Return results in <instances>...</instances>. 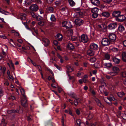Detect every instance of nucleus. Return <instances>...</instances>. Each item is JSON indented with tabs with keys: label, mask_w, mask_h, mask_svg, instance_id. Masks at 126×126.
<instances>
[{
	"label": "nucleus",
	"mask_w": 126,
	"mask_h": 126,
	"mask_svg": "<svg viewBox=\"0 0 126 126\" xmlns=\"http://www.w3.org/2000/svg\"><path fill=\"white\" fill-rule=\"evenodd\" d=\"M76 13L74 14L73 16L75 18H77L78 17H82L84 15V12L82 10H80L79 8H77L75 10Z\"/></svg>",
	"instance_id": "nucleus-1"
},
{
	"label": "nucleus",
	"mask_w": 126,
	"mask_h": 126,
	"mask_svg": "<svg viewBox=\"0 0 126 126\" xmlns=\"http://www.w3.org/2000/svg\"><path fill=\"white\" fill-rule=\"evenodd\" d=\"M119 71V68L116 66L113 67L111 71L108 72V74L114 76L116 75Z\"/></svg>",
	"instance_id": "nucleus-2"
},
{
	"label": "nucleus",
	"mask_w": 126,
	"mask_h": 126,
	"mask_svg": "<svg viewBox=\"0 0 126 126\" xmlns=\"http://www.w3.org/2000/svg\"><path fill=\"white\" fill-rule=\"evenodd\" d=\"M62 25L63 27L66 28V29L70 28L72 27V25L70 22L69 21H64L63 22Z\"/></svg>",
	"instance_id": "nucleus-3"
},
{
	"label": "nucleus",
	"mask_w": 126,
	"mask_h": 126,
	"mask_svg": "<svg viewBox=\"0 0 126 126\" xmlns=\"http://www.w3.org/2000/svg\"><path fill=\"white\" fill-rule=\"evenodd\" d=\"M89 39L87 35L83 34L81 36V40L84 43H86L88 41Z\"/></svg>",
	"instance_id": "nucleus-4"
},
{
	"label": "nucleus",
	"mask_w": 126,
	"mask_h": 126,
	"mask_svg": "<svg viewBox=\"0 0 126 126\" xmlns=\"http://www.w3.org/2000/svg\"><path fill=\"white\" fill-rule=\"evenodd\" d=\"M109 38L111 41H114L116 39V36L115 34L113 33H109Z\"/></svg>",
	"instance_id": "nucleus-5"
},
{
	"label": "nucleus",
	"mask_w": 126,
	"mask_h": 126,
	"mask_svg": "<svg viewBox=\"0 0 126 126\" xmlns=\"http://www.w3.org/2000/svg\"><path fill=\"white\" fill-rule=\"evenodd\" d=\"M90 48L91 49L96 51L98 49L99 47L97 44L93 43L90 44Z\"/></svg>",
	"instance_id": "nucleus-6"
},
{
	"label": "nucleus",
	"mask_w": 126,
	"mask_h": 126,
	"mask_svg": "<svg viewBox=\"0 0 126 126\" xmlns=\"http://www.w3.org/2000/svg\"><path fill=\"white\" fill-rule=\"evenodd\" d=\"M101 42L103 45L105 46L109 45L110 44V41L108 38H104L102 39Z\"/></svg>",
	"instance_id": "nucleus-7"
},
{
	"label": "nucleus",
	"mask_w": 126,
	"mask_h": 126,
	"mask_svg": "<svg viewBox=\"0 0 126 126\" xmlns=\"http://www.w3.org/2000/svg\"><path fill=\"white\" fill-rule=\"evenodd\" d=\"M84 21L79 18H77L75 20V24L77 25L80 26L82 25Z\"/></svg>",
	"instance_id": "nucleus-8"
},
{
	"label": "nucleus",
	"mask_w": 126,
	"mask_h": 126,
	"mask_svg": "<svg viewBox=\"0 0 126 126\" xmlns=\"http://www.w3.org/2000/svg\"><path fill=\"white\" fill-rule=\"evenodd\" d=\"M20 15V19L22 21V22L26 28L27 27L26 23L25 22H23V20H25L26 19L25 16H26V15L25 14H21Z\"/></svg>",
	"instance_id": "nucleus-9"
},
{
	"label": "nucleus",
	"mask_w": 126,
	"mask_h": 126,
	"mask_svg": "<svg viewBox=\"0 0 126 126\" xmlns=\"http://www.w3.org/2000/svg\"><path fill=\"white\" fill-rule=\"evenodd\" d=\"M42 41L43 44L45 46H48L49 44V41L48 39L45 37H43L42 39Z\"/></svg>",
	"instance_id": "nucleus-10"
},
{
	"label": "nucleus",
	"mask_w": 126,
	"mask_h": 126,
	"mask_svg": "<svg viewBox=\"0 0 126 126\" xmlns=\"http://www.w3.org/2000/svg\"><path fill=\"white\" fill-rule=\"evenodd\" d=\"M117 27V24L116 23H112L110 24L108 26V28L110 29H114Z\"/></svg>",
	"instance_id": "nucleus-11"
},
{
	"label": "nucleus",
	"mask_w": 126,
	"mask_h": 126,
	"mask_svg": "<svg viewBox=\"0 0 126 126\" xmlns=\"http://www.w3.org/2000/svg\"><path fill=\"white\" fill-rule=\"evenodd\" d=\"M30 9L32 11H36L38 10V7L36 4H33L30 6Z\"/></svg>",
	"instance_id": "nucleus-12"
},
{
	"label": "nucleus",
	"mask_w": 126,
	"mask_h": 126,
	"mask_svg": "<svg viewBox=\"0 0 126 126\" xmlns=\"http://www.w3.org/2000/svg\"><path fill=\"white\" fill-rule=\"evenodd\" d=\"M120 13L121 12L119 11H116L114 12L112 14L113 16L116 17V18H118L120 15Z\"/></svg>",
	"instance_id": "nucleus-13"
},
{
	"label": "nucleus",
	"mask_w": 126,
	"mask_h": 126,
	"mask_svg": "<svg viewBox=\"0 0 126 126\" xmlns=\"http://www.w3.org/2000/svg\"><path fill=\"white\" fill-rule=\"evenodd\" d=\"M126 19V17L124 15H120L118 18H116V20L120 21L122 22L124 20Z\"/></svg>",
	"instance_id": "nucleus-14"
},
{
	"label": "nucleus",
	"mask_w": 126,
	"mask_h": 126,
	"mask_svg": "<svg viewBox=\"0 0 126 126\" xmlns=\"http://www.w3.org/2000/svg\"><path fill=\"white\" fill-rule=\"evenodd\" d=\"M91 2L93 4L97 6L99 4L100 1L99 0H91Z\"/></svg>",
	"instance_id": "nucleus-15"
},
{
	"label": "nucleus",
	"mask_w": 126,
	"mask_h": 126,
	"mask_svg": "<svg viewBox=\"0 0 126 126\" xmlns=\"http://www.w3.org/2000/svg\"><path fill=\"white\" fill-rule=\"evenodd\" d=\"M103 65L105 67L107 68H110L112 66V64L111 62L105 63Z\"/></svg>",
	"instance_id": "nucleus-16"
},
{
	"label": "nucleus",
	"mask_w": 126,
	"mask_h": 126,
	"mask_svg": "<svg viewBox=\"0 0 126 126\" xmlns=\"http://www.w3.org/2000/svg\"><path fill=\"white\" fill-rule=\"evenodd\" d=\"M21 103L22 106L25 107H27V100L25 98L22 99L21 100Z\"/></svg>",
	"instance_id": "nucleus-17"
},
{
	"label": "nucleus",
	"mask_w": 126,
	"mask_h": 126,
	"mask_svg": "<svg viewBox=\"0 0 126 126\" xmlns=\"http://www.w3.org/2000/svg\"><path fill=\"white\" fill-rule=\"evenodd\" d=\"M77 124L79 126H85V124L82 122H81L80 120L77 119L76 121Z\"/></svg>",
	"instance_id": "nucleus-18"
},
{
	"label": "nucleus",
	"mask_w": 126,
	"mask_h": 126,
	"mask_svg": "<svg viewBox=\"0 0 126 126\" xmlns=\"http://www.w3.org/2000/svg\"><path fill=\"white\" fill-rule=\"evenodd\" d=\"M66 68L67 69V71L66 72L68 76H69V72H71L73 71V69L71 68V66L68 65L66 66Z\"/></svg>",
	"instance_id": "nucleus-19"
},
{
	"label": "nucleus",
	"mask_w": 126,
	"mask_h": 126,
	"mask_svg": "<svg viewBox=\"0 0 126 126\" xmlns=\"http://www.w3.org/2000/svg\"><path fill=\"white\" fill-rule=\"evenodd\" d=\"M56 38L59 41H61L63 39V36L61 34L58 33L57 34Z\"/></svg>",
	"instance_id": "nucleus-20"
},
{
	"label": "nucleus",
	"mask_w": 126,
	"mask_h": 126,
	"mask_svg": "<svg viewBox=\"0 0 126 126\" xmlns=\"http://www.w3.org/2000/svg\"><path fill=\"white\" fill-rule=\"evenodd\" d=\"M94 51L91 49H89L87 52V54L88 55L90 56H92L94 54Z\"/></svg>",
	"instance_id": "nucleus-21"
},
{
	"label": "nucleus",
	"mask_w": 126,
	"mask_h": 126,
	"mask_svg": "<svg viewBox=\"0 0 126 126\" xmlns=\"http://www.w3.org/2000/svg\"><path fill=\"white\" fill-rule=\"evenodd\" d=\"M67 47L68 49L70 50H72L74 48V46L71 43H69L68 44Z\"/></svg>",
	"instance_id": "nucleus-22"
},
{
	"label": "nucleus",
	"mask_w": 126,
	"mask_h": 126,
	"mask_svg": "<svg viewBox=\"0 0 126 126\" xmlns=\"http://www.w3.org/2000/svg\"><path fill=\"white\" fill-rule=\"evenodd\" d=\"M101 15L103 16L106 17H108L110 16V14L107 12H103Z\"/></svg>",
	"instance_id": "nucleus-23"
},
{
	"label": "nucleus",
	"mask_w": 126,
	"mask_h": 126,
	"mask_svg": "<svg viewBox=\"0 0 126 126\" xmlns=\"http://www.w3.org/2000/svg\"><path fill=\"white\" fill-rule=\"evenodd\" d=\"M123 60L125 62H126V51L123 52L122 54Z\"/></svg>",
	"instance_id": "nucleus-24"
},
{
	"label": "nucleus",
	"mask_w": 126,
	"mask_h": 126,
	"mask_svg": "<svg viewBox=\"0 0 126 126\" xmlns=\"http://www.w3.org/2000/svg\"><path fill=\"white\" fill-rule=\"evenodd\" d=\"M112 60L113 62L116 64L119 63L120 62V59L116 57L113 58Z\"/></svg>",
	"instance_id": "nucleus-25"
},
{
	"label": "nucleus",
	"mask_w": 126,
	"mask_h": 126,
	"mask_svg": "<svg viewBox=\"0 0 126 126\" xmlns=\"http://www.w3.org/2000/svg\"><path fill=\"white\" fill-rule=\"evenodd\" d=\"M99 9L96 7H94L91 10L92 12L93 13H97Z\"/></svg>",
	"instance_id": "nucleus-26"
},
{
	"label": "nucleus",
	"mask_w": 126,
	"mask_h": 126,
	"mask_svg": "<svg viewBox=\"0 0 126 126\" xmlns=\"http://www.w3.org/2000/svg\"><path fill=\"white\" fill-rule=\"evenodd\" d=\"M98 105L99 107H102V105L100 102V101L97 98H95L94 99Z\"/></svg>",
	"instance_id": "nucleus-27"
},
{
	"label": "nucleus",
	"mask_w": 126,
	"mask_h": 126,
	"mask_svg": "<svg viewBox=\"0 0 126 126\" xmlns=\"http://www.w3.org/2000/svg\"><path fill=\"white\" fill-rule=\"evenodd\" d=\"M118 30L119 31L122 32L125 30L124 27L122 25H120L118 27Z\"/></svg>",
	"instance_id": "nucleus-28"
},
{
	"label": "nucleus",
	"mask_w": 126,
	"mask_h": 126,
	"mask_svg": "<svg viewBox=\"0 0 126 126\" xmlns=\"http://www.w3.org/2000/svg\"><path fill=\"white\" fill-rule=\"evenodd\" d=\"M57 56L59 59H60V62L61 63H63L64 60L63 59V57L58 53L57 54Z\"/></svg>",
	"instance_id": "nucleus-29"
},
{
	"label": "nucleus",
	"mask_w": 126,
	"mask_h": 126,
	"mask_svg": "<svg viewBox=\"0 0 126 126\" xmlns=\"http://www.w3.org/2000/svg\"><path fill=\"white\" fill-rule=\"evenodd\" d=\"M121 75L123 77H126V70H123L121 72Z\"/></svg>",
	"instance_id": "nucleus-30"
},
{
	"label": "nucleus",
	"mask_w": 126,
	"mask_h": 126,
	"mask_svg": "<svg viewBox=\"0 0 126 126\" xmlns=\"http://www.w3.org/2000/svg\"><path fill=\"white\" fill-rule=\"evenodd\" d=\"M68 2L70 6H73L75 4V2L73 0H68Z\"/></svg>",
	"instance_id": "nucleus-31"
},
{
	"label": "nucleus",
	"mask_w": 126,
	"mask_h": 126,
	"mask_svg": "<svg viewBox=\"0 0 126 126\" xmlns=\"http://www.w3.org/2000/svg\"><path fill=\"white\" fill-rule=\"evenodd\" d=\"M19 90L21 94L24 97H25V91H24L23 89L21 87H20L19 88Z\"/></svg>",
	"instance_id": "nucleus-32"
},
{
	"label": "nucleus",
	"mask_w": 126,
	"mask_h": 126,
	"mask_svg": "<svg viewBox=\"0 0 126 126\" xmlns=\"http://www.w3.org/2000/svg\"><path fill=\"white\" fill-rule=\"evenodd\" d=\"M80 100L78 98H77L76 99V100L74 101V103L75 106H76L78 104V103L80 102Z\"/></svg>",
	"instance_id": "nucleus-33"
},
{
	"label": "nucleus",
	"mask_w": 126,
	"mask_h": 126,
	"mask_svg": "<svg viewBox=\"0 0 126 126\" xmlns=\"http://www.w3.org/2000/svg\"><path fill=\"white\" fill-rule=\"evenodd\" d=\"M6 121H5L4 119H2L1 120V126H6Z\"/></svg>",
	"instance_id": "nucleus-34"
},
{
	"label": "nucleus",
	"mask_w": 126,
	"mask_h": 126,
	"mask_svg": "<svg viewBox=\"0 0 126 126\" xmlns=\"http://www.w3.org/2000/svg\"><path fill=\"white\" fill-rule=\"evenodd\" d=\"M50 19L52 21H55L56 20V18L53 15H52L50 17Z\"/></svg>",
	"instance_id": "nucleus-35"
},
{
	"label": "nucleus",
	"mask_w": 126,
	"mask_h": 126,
	"mask_svg": "<svg viewBox=\"0 0 126 126\" xmlns=\"http://www.w3.org/2000/svg\"><path fill=\"white\" fill-rule=\"evenodd\" d=\"M104 87L103 86H101L99 87V89L101 93H103L104 92Z\"/></svg>",
	"instance_id": "nucleus-36"
},
{
	"label": "nucleus",
	"mask_w": 126,
	"mask_h": 126,
	"mask_svg": "<svg viewBox=\"0 0 126 126\" xmlns=\"http://www.w3.org/2000/svg\"><path fill=\"white\" fill-rule=\"evenodd\" d=\"M125 94L123 92H121L118 93L117 95L118 96L120 97H122Z\"/></svg>",
	"instance_id": "nucleus-37"
},
{
	"label": "nucleus",
	"mask_w": 126,
	"mask_h": 126,
	"mask_svg": "<svg viewBox=\"0 0 126 126\" xmlns=\"http://www.w3.org/2000/svg\"><path fill=\"white\" fill-rule=\"evenodd\" d=\"M19 112L18 109L16 110L15 111L12 110H8L7 112L8 113H11L14 112Z\"/></svg>",
	"instance_id": "nucleus-38"
},
{
	"label": "nucleus",
	"mask_w": 126,
	"mask_h": 126,
	"mask_svg": "<svg viewBox=\"0 0 126 126\" xmlns=\"http://www.w3.org/2000/svg\"><path fill=\"white\" fill-rule=\"evenodd\" d=\"M35 18L37 21H39L42 19V17L38 15L36 16Z\"/></svg>",
	"instance_id": "nucleus-39"
},
{
	"label": "nucleus",
	"mask_w": 126,
	"mask_h": 126,
	"mask_svg": "<svg viewBox=\"0 0 126 126\" xmlns=\"http://www.w3.org/2000/svg\"><path fill=\"white\" fill-rule=\"evenodd\" d=\"M45 23H46L45 22L41 21L38 22V24L41 26H43L45 25Z\"/></svg>",
	"instance_id": "nucleus-40"
},
{
	"label": "nucleus",
	"mask_w": 126,
	"mask_h": 126,
	"mask_svg": "<svg viewBox=\"0 0 126 126\" xmlns=\"http://www.w3.org/2000/svg\"><path fill=\"white\" fill-rule=\"evenodd\" d=\"M8 98L9 99L15 100V97L14 96L12 95H10L8 96Z\"/></svg>",
	"instance_id": "nucleus-41"
},
{
	"label": "nucleus",
	"mask_w": 126,
	"mask_h": 126,
	"mask_svg": "<svg viewBox=\"0 0 126 126\" xmlns=\"http://www.w3.org/2000/svg\"><path fill=\"white\" fill-rule=\"evenodd\" d=\"M105 58L106 59L108 60L110 58V56L109 54L108 53H106L105 55Z\"/></svg>",
	"instance_id": "nucleus-42"
},
{
	"label": "nucleus",
	"mask_w": 126,
	"mask_h": 126,
	"mask_svg": "<svg viewBox=\"0 0 126 126\" xmlns=\"http://www.w3.org/2000/svg\"><path fill=\"white\" fill-rule=\"evenodd\" d=\"M112 50L115 52H117L119 51V49L117 48L114 47L112 48Z\"/></svg>",
	"instance_id": "nucleus-43"
},
{
	"label": "nucleus",
	"mask_w": 126,
	"mask_h": 126,
	"mask_svg": "<svg viewBox=\"0 0 126 126\" xmlns=\"http://www.w3.org/2000/svg\"><path fill=\"white\" fill-rule=\"evenodd\" d=\"M98 16L97 13H93L92 15V17L94 18H96Z\"/></svg>",
	"instance_id": "nucleus-44"
},
{
	"label": "nucleus",
	"mask_w": 126,
	"mask_h": 126,
	"mask_svg": "<svg viewBox=\"0 0 126 126\" xmlns=\"http://www.w3.org/2000/svg\"><path fill=\"white\" fill-rule=\"evenodd\" d=\"M25 2L27 5H29L31 3V2L30 0H26L25 1Z\"/></svg>",
	"instance_id": "nucleus-45"
},
{
	"label": "nucleus",
	"mask_w": 126,
	"mask_h": 126,
	"mask_svg": "<svg viewBox=\"0 0 126 126\" xmlns=\"http://www.w3.org/2000/svg\"><path fill=\"white\" fill-rule=\"evenodd\" d=\"M93 115L92 114L90 113L88 117V119L89 120L91 119L93 117Z\"/></svg>",
	"instance_id": "nucleus-46"
},
{
	"label": "nucleus",
	"mask_w": 126,
	"mask_h": 126,
	"mask_svg": "<svg viewBox=\"0 0 126 126\" xmlns=\"http://www.w3.org/2000/svg\"><path fill=\"white\" fill-rule=\"evenodd\" d=\"M48 10L49 12H52L53 11V8L51 7H49L48 8Z\"/></svg>",
	"instance_id": "nucleus-47"
},
{
	"label": "nucleus",
	"mask_w": 126,
	"mask_h": 126,
	"mask_svg": "<svg viewBox=\"0 0 126 126\" xmlns=\"http://www.w3.org/2000/svg\"><path fill=\"white\" fill-rule=\"evenodd\" d=\"M36 67L37 68V69L39 72H42V71L41 69V68L40 66L37 65V66Z\"/></svg>",
	"instance_id": "nucleus-48"
},
{
	"label": "nucleus",
	"mask_w": 126,
	"mask_h": 126,
	"mask_svg": "<svg viewBox=\"0 0 126 126\" xmlns=\"http://www.w3.org/2000/svg\"><path fill=\"white\" fill-rule=\"evenodd\" d=\"M0 12L2 14H4L5 15H6L7 12H6L4 10L2 9H0Z\"/></svg>",
	"instance_id": "nucleus-49"
},
{
	"label": "nucleus",
	"mask_w": 126,
	"mask_h": 126,
	"mask_svg": "<svg viewBox=\"0 0 126 126\" xmlns=\"http://www.w3.org/2000/svg\"><path fill=\"white\" fill-rule=\"evenodd\" d=\"M98 27L99 29H101L102 30H103L104 28L103 25H98Z\"/></svg>",
	"instance_id": "nucleus-50"
},
{
	"label": "nucleus",
	"mask_w": 126,
	"mask_h": 126,
	"mask_svg": "<svg viewBox=\"0 0 126 126\" xmlns=\"http://www.w3.org/2000/svg\"><path fill=\"white\" fill-rule=\"evenodd\" d=\"M54 65L58 69L60 70H62L61 68L60 67L58 66L57 65L55 64Z\"/></svg>",
	"instance_id": "nucleus-51"
},
{
	"label": "nucleus",
	"mask_w": 126,
	"mask_h": 126,
	"mask_svg": "<svg viewBox=\"0 0 126 126\" xmlns=\"http://www.w3.org/2000/svg\"><path fill=\"white\" fill-rule=\"evenodd\" d=\"M61 3V1L60 0L56 1L55 2V4L56 5H59Z\"/></svg>",
	"instance_id": "nucleus-52"
},
{
	"label": "nucleus",
	"mask_w": 126,
	"mask_h": 126,
	"mask_svg": "<svg viewBox=\"0 0 126 126\" xmlns=\"http://www.w3.org/2000/svg\"><path fill=\"white\" fill-rule=\"evenodd\" d=\"M4 85H6L7 86L8 85H9V83L7 80V79L5 80V82L4 83Z\"/></svg>",
	"instance_id": "nucleus-53"
},
{
	"label": "nucleus",
	"mask_w": 126,
	"mask_h": 126,
	"mask_svg": "<svg viewBox=\"0 0 126 126\" xmlns=\"http://www.w3.org/2000/svg\"><path fill=\"white\" fill-rule=\"evenodd\" d=\"M8 78L10 79L13 80L14 79V78L13 76L10 75L8 76Z\"/></svg>",
	"instance_id": "nucleus-54"
},
{
	"label": "nucleus",
	"mask_w": 126,
	"mask_h": 126,
	"mask_svg": "<svg viewBox=\"0 0 126 126\" xmlns=\"http://www.w3.org/2000/svg\"><path fill=\"white\" fill-rule=\"evenodd\" d=\"M3 95V91L1 88H0V98L2 97Z\"/></svg>",
	"instance_id": "nucleus-55"
},
{
	"label": "nucleus",
	"mask_w": 126,
	"mask_h": 126,
	"mask_svg": "<svg viewBox=\"0 0 126 126\" xmlns=\"http://www.w3.org/2000/svg\"><path fill=\"white\" fill-rule=\"evenodd\" d=\"M103 1L105 2L109 3L112 1V0H103Z\"/></svg>",
	"instance_id": "nucleus-56"
},
{
	"label": "nucleus",
	"mask_w": 126,
	"mask_h": 126,
	"mask_svg": "<svg viewBox=\"0 0 126 126\" xmlns=\"http://www.w3.org/2000/svg\"><path fill=\"white\" fill-rule=\"evenodd\" d=\"M57 87L58 88V90L59 92V93L61 92L62 91V89L59 86H57Z\"/></svg>",
	"instance_id": "nucleus-57"
},
{
	"label": "nucleus",
	"mask_w": 126,
	"mask_h": 126,
	"mask_svg": "<svg viewBox=\"0 0 126 126\" xmlns=\"http://www.w3.org/2000/svg\"><path fill=\"white\" fill-rule=\"evenodd\" d=\"M31 15H32V16L34 18L36 17V16H35V15L34 12H31Z\"/></svg>",
	"instance_id": "nucleus-58"
},
{
	"label": "nucleus",
	"mask_w": 126,
	"mask_h": 126,
	"mask_svg": "<svg viewBox=\"0 0 126 126\" xmlns=\"http://www.w3.org/2000/svg\"><path fill=\"white\" fill-rule=\"evenodd\" d=\"M84 83H86L89 82L88 80L87 79H84L83 78L82 79Z\"/></svg>",
	"instance_id": "nucleus-59"
},
{
	"label": "nucleus",
	"mask_w": 126,
	"mask_h": 126,
	"mask_svg": "<svg viewBox=\"0 0 126 126\" xmlns=\"http://www.w3.org/2000/svg\"><path fill=\"white\" fill-rule=\"evenodd\" d=\"M53 43L56 46L58 45V41L56 40H54V41Z\"/></svg>",
	"instance_id": "nucleus-60"
},
{
	"label": "nucleus",
	"mask_w": 126,
	"mask_h": 126,
	"mask_svg": "<svg viewBox=\"0 0 126 126\" xmlns=\"http://www.w3.org/2000/svg\"><path fill=\"white\" fill-rule=\"evenodd\" d=\"M81 75V73L80 72H78L77 74V77H80V76Z\"/></svg>",
	"instance_id": "nucleus-61"
},
{
	"label": "nucleus",
	"mask_w": 126,
	"mask_h": 126,
	"mask_svg": "<svg viewBox=\"0 0 126 126\" xmlns=\"http://www.w3.org/2000/svg\"><path fill=\"white\" fill-rule=\"evenodd\" d=\"M6 69V68L4 67H3L1 72H2L3 73H4L5 72Z\"/></svg>",
	"instance_id": "nucleus-62"
},
{
	"label": "nucleus",
	"mask_w": 126,
	"mask_h": 126,
	"mask_svg": "<svg viewBox=\"0 0 126 126\" xmlns=\"http://www.w3.org/2000/svg\"><path fill=\"white\" fill-rule=\"evenodd\" d=\"M32 116L31 115H30V116H28L27 117V119L28 120V121L32 119Z\"/></svg>",
	"instance_id": "nucleus-63"
},
{
	"label": "nucleus",
	"mask_w": 126,
	"mask_h": 126,
	"mask_svg": "<svg viewBox=\"0 0 126 126\" xmlns=\"http://www.w3.org/2000/svg\"><path fill=\"white\" fill-rule=\"evenodd\" d=\"M123 118L124 119L126 120V114H124L123 115Z\"/></svg>",
	"instance_id": "nucleus-64"
}]
</instances>
